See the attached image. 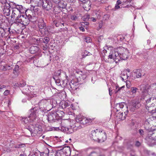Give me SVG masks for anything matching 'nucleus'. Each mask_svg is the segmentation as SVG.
<instances>
[{
	"mask_svg": "<svg viewBox=\"0 0 156 156\" xmlns=\"http://www.w3.org/2000/svg\"><path fill=\"white\" fill-rule=\"evenodd\" d=\"M146 101V108L149 112L154 114L153 117L156 119L155 115V112L153 110H151V107L156 106V98L151 97L148 94L146 95L144 98Z\"/></svg>",
	"mask_w": 156,
	"mask_h": 156,
	"instance_id": "obj_1",
	"label": "nucleus"
},
{
	"mask_svg": "<svg viewBox=\"0 0 156 156\" xmlns=\"http://www.w3.org/2000/svg\"><path fill=\"white\" fill-rule=\"evenodd\" d=\"M90 137L94 140H98L99 142H104L106 139L105 132L98 129L92 131Z\"/></svg>",
	"mask_w": 156,
	"mask_h": 156,
	"instance_id": "obj_2",
	"label": "nucleus"
},
{
	"mask_svg": "<svg viewBox=\"0 0 156 156\" xmlns=\"http://www.w3.org/2000/svg\"><path fill=\"white\" fill-rule=\"evenodd\" d=\"M57 123H58V125L61 126V129L64 132H66L68 134H70L73 132V129L72 128L66 127L65 126L68 124L69 123V121L67 119H58L57 121Z\"/></svg>",
	"mask_w": 156,
	"mask_h": 156,
	"instance_id": "obj_3",
	"label": "nucleus"
},
{
	"mask_svg": "<svg viewBox=\"0 0 156 156\" xmlns=\"http://www.w3.org/2000/svg\"><path fill=\"white\" fill-rule=\"evenodd\" d=\"M30 112L31 113L28 118L22 119V122L25 124H27L30 122L33 121L37 116L38 111L36 108L31 109Z\"/></svg>",
	"mask_w": 156,
	"mask_h": 156,
	"instance_id": "obj_4",
	"label": "nucleus"
},
{
	"mask_svg": "<svg viewBox=\"0 0 156 156\" xmlns=\"http://www.w3.org/2000/svg\"><path fill=\"white\" fill-rule=\"evenodd\" d=\"M118 47L112 49L109 53L108 56V58L112 59L116 63L120 61V58H119Z\"/></svg>",
	"mask_w": 156,
	"mask_h": 156,
	"instance_id": "obj_5",
	"label": "nucleus"
},
{
	"mask_svg": "<svg viewBox=\"0 0 156 156\" xmlns=\"http://www.w3.org/2000/svg\"><path fill=\"white\" fill-rule=\"evenodd\" d=\"M70 148L69 147H65L62 149L57 151L55 156H70Z\"/></svg>",
	"mask_w": 156,
	"mask_h": 156,
	"instance_id": "obj_6",
	"label": "nucleus"
},
{
	"mask_svg": "<svg viewBox=\"0 0 156 156\" xmlns=\"http://www.w3.org/2000/svg\"><path fill=\"white\" fill-rule=\"evenodd\" d=\"M58 116H60V115L55 111H52L48 115L47 119L49 122L52 123L56 122L57 123V121L59 119Z\"/></svg>",
	"mask_w": 156,
	"mask_h": 156,
	"instance_id": "obj_7",
	"label": "nucleus"
},
{
	"mask_svg": "<svg viewBox=\"0 0 156 156\" xmlns=\"http://www.w3.org/2000/svg\"><path fill=\"white\" fill-rule=\"evenodd\" d=\"M31 18V16L30 15H27L22 13L18 20H17V22L24 25H27L29 24Z\"/></svg>",
	"mask_w": 156,
	"mask_h": 156,
	"instance_id": "obj_8",
	"label": "nucleus"
},
{
	"mask_svg": "<svg viewBox=\"0 0 156 156\" xmlns=\"http://www.w3.org/2000/svg\"><path fill=\"white\" fill-rule=\"evenodd\" d=\"M119 57L121 60L126 59L129 57L128 51L127 48H125L122 47H118Z\"/></svg>",
	"mask_w": 156,
	"mask_h": 156,
	"instance_id": "obj_9",
	"label": "nucleus"
},
{
	"mask_svg": "<svg viewBox=\"0 0 156 156\" xmlns=\"http://www.w3.org/2000/svg\"><path fill=\"white\" fill-rule=\"evenodd\" d=\"M75 120L76 122H79L80 124H85L92 122L91 119H88L81 115H77L75 119Z\"/></svg>",
	"mask_w": 156,
	"mask_h": 156,
	"instance_id": "obj_10",
	"label": "nucleus"
},
{
	"mask_svg": "<svg viewBox=\"0 0 156 156\" xmlns=\"http://www.w3.org/2000/svg\"><path fill=\"white\" fill-rule=\"evenodd\" d=\"M27 129L32 134H37L39 133L41 130V127L40 126H35L30 125L28 126Z\"/></svg>",
	"mask_w": 156,
	"mask_h": 156,
	"instance_id": "obj_11",
	"label": "nucleus"
},
{
	"mask_svg": "<svg viewBox=\"0 0 156 156\" xmlns=\"http://www.w3.org/2000/svg\"><path fill=\"white\" fill-rule=\"evenodd\" d=\"M140 106L139 102L137 101H133L129 104V108L130 111L133 112L138 108Z\"/></svg>",
	"mask_w": 156,
	"mask_h": 156,
	"instance_id": "obj_12",
	"label": "nucleus"
},
{
	"mask_svg": "<svg viewBox=\"0 0 156 156\" xmlns=\"http://www.w3.org/2000/svg\"><path fill=\"white\" fill-rule=\"evenodd\" d=\"M128 112V107H125V109L124 108L122 111H120V113L118 114L117 116L121 120H123L126 118V116Z\"/></svg>",
	"mask_w": 156,
	"mask_h": 156,
	"instance_id": "obj_13",
	"label": "nucleus"
},
{
	"mask_svg": "<svg viewBox=\"0 0 156 156\" xmlns=\"http://www.w3.org/2000/svg\"><path fill=\"white\" fill-rule=\"evenodd\" d=\"M49 104L48 101L46 100H42L39 103V107L42 111L46 110L47 105Z\"/></svg>",
	"mask_w": 156,
	"mask_h": 156,
	"instance_id": "obj_14",
	"label": "nucleus"
},
{
	"mask_svg": "<svg viewBox=\"0 0 156 156\" xmlns=\"http://www.w3.org/2000/svg\"><path fill=\"white\" fill-rule=\"evenodd\" d=\"M22 14V13L16 10H15L12 9L11 18L15 20L17 22V20H18Z\"/></svg>",
	"mask_w": 156,
	"mask_h": 156,
	"instance_id": "obj_15",
	"label": "nucleus"
},
{
	"mask_svg": "<svg viewBox=\"0 0 156 156\" xmlns=\"http://www.w3.org/2000/svg\"><path fill=\"white\" fill-rule=\"evenodd\" d=\"M42 3L43 7L47 10L51 9L52 7V5L51 3L47 0H42Z\"/></svg>",
	"mask_w": 156,
	"mask_h": 156,
	"instance_id": "obj_16",
	"label": "nucleus"
},
{
	"mask_svg": "<svg viewBox=\"0 0 156 156\" xmlns=\"http://www.w3.org/2000/svg\"><path fill=\"white\" fill-rule=\"evenodd\" d=\"M143 70L140 69H137L134 72L135 76L137 78H140L142 76H144L145 73Z\"/></svg>",
	"mask_w": 156,
	"mask_h": 156,
	"instance_id": "obj_17",
	"label": "nucleus"
},
{
	"mask_svg": "<svg viewBox=\"0 0 156 156\" xmlns=\"http://www.w3.org/2000/svg\"><path fill=\"white\" fill-rule=\"evenodd\" d=\"M9 6H4L3 9V13L5 16H9L10 14V7L8 3Z\"/></svg>",
	"mask_w": 156,
	"mask_h": 156,
	"instance_id": "obj_18",
	"label": "nucleus"
},
{
	"mask_svg": "<svg viewBox=\"0 0 156 156\" xmlns=\"http://www.w3.org/2000/svg\"><path fill=\"white\" fill-rule=\"evenodd\" d=\"M13 9L15 10H16L21 13H23L25 11L22 5H15L13 8Z\"/></svg>",
	"mask_w": 156,
	"mask_h": 156,
	"instance_id": "obj_19",
	"label": "nucleus"
},
{
	"mask_svg": "<svg viewBox=\"0 0 156 156\" xmlns=\"http://www.w3.org/2000/svg\"><path fill=\"white\" fill-rule=\"evenodd\" d=\"M39 50V48L37 46H31L29 49V51L30 52L34 54L37 52Z\"/></svg>",
	"mask_w": 156,
	"mask_h": 156,
	"instance_id": "obj_20",
	"label": "nucleus"
},
{
	"mask_svg": "<svg viewBox=\"0 0 156 156\" xmlns=\"http://www.w3.org/2000/svg\"><path fill=\"white\" fill-rule=\"evenodd\" d=\"M13 67V66L11 65L6 64L5 66H2L1 69L2 70L6 71L7 70H10Z\"/></svg>",
	"mask_w": 156,
	"mask_h": 156,
	"instance_id": "obj_21",
	"label": "nucleus"
},
{
	"mask_svg": "<svg viewBox=\"0 0 156 156\" xmlns=\"http://www.w3.org/2000/svg\"><path fill=\"white\" fill-rule=\"evenodd\" d=\"M38 25L39 28L41 29H43L45 27V24L43 19L39 20Z\"/></svg>",
	"mask_w": 156,
	"mask_h": 156,
	"instance_id": "obj_22",
	"label": "nucleus"
},
{
	"mask_svg": "<svg viewBox=\"0 0 156 156\" xmlns=\"http://www.w3.org/2000/svg\"><path fill=\"white\" fill-rule=\"evenodd\" d=\"M30 87L29 86H26L25 88L23 89L22 91L23 93L24 94L30 96V94L31 93V92L30 90Z\"/></svg>",
	"mask_w": 156,
	"mask_h": 156,
	"instance_id": "obj_23",
	"label": "nucleus"
},
{
	"mask_svg": "<svg viewBox=\"0 0 156 156\" xmlns=\"http://www.w3.org/2000/svg\"><path fill=\"white\" fill-rule=\"evenodd\" d=\"M124 105L122 103H117L115 105V109L117 112L120 111V110H122V108L124 107Z\"/></svg>",
	"mask_w": 156,
	"mask_h": 156,
	"instance_id": "obj_24",
	"label": "nucleus"
},
{
	"mask_svg": "<svg viewBox=\"0 0 156 156\" xmlns=\"http://www.w3.org/2000/svg\"><path fill=\"white\" fill-rule=\"evenodd\" d=\"M76 122L74 125H73L72 126H70V128H72L73 129V132L74 131V130H75V128L76 127H77V128H80L81 127V126H80V123L79 122ZM75 130H76V129H75Z\"/></svg>",
	"mask_w": 156,
	"mask_h": 156,
	"instance_id": "obj_25",
	"label": "nucleus"
},
{
	"mask_svg": "<svg viewBox=\"0 0 156 156\" xmlns=\"http://www.w3.org/2000/svg\"><path fill=\"white\" fill-rule=\"evenodd\" d=\"M69 84L70 88L72 90H76L78 88V87L76 86V85H77V84L76 83H72V82H71V83H70Z\"/></svg>",
	"mask_w": 156,
	"mask_h": 156,
	"instance_id": "obj_26",
	"label": "nucleus"
},
{
	"mask_svg": "<svg viewBox=\"0 0 156 156\" xmlns=\"http://www.w3.org/2000/svg\"><path fill=\"white\" fill-rule=\"evenodd\" d=\"M61 104L62 105L61 106L62 108H65L66 107L69 106V104L67 101H63L61 102Z\"/></svg>",
	"mask_w": 156,
	"mask_h": 156,
	"instance_id": "obj_27",
	"label": "nucleus"
},
{
	"mask_svg": "<svg viewBox=\"0 0 156 156\" xmlns=\"http://www.w3.org/2000/svg\"><path fill=\"white\" fill-rule=\"evenodd\" d=\"M138 89L136 87H131V91L132 93V95H135L137 92V91L138 90Z\"/></svg>",
	"mask_w": 156,
	"mask_h": 156,
	"instance_id": "obj_28",
	"label": "nucleus"
},
{
	"mask_svg": "<svg viewBox=\"0 0 156 156\" xmlns=\"http://www.w3.org/2000/svg\"><path fill=\"white\" fill-rule=\"evenodd\" d=\"M53 78L55 80L56 83L59 84L60 83V80L59 78V77H55V76H53Z\"/></svg>",
	"mask_w": 156,
	"mask_h": 156,
	"instance_id": "obj_29",
	"label": "nucleus"
},
{
	"mask_svg": "<svg viewBox=\"0 0 156 156\" xmlns=\"http://www.w3.org/2000/svg\"><path fill=\"white\" fill-rule=\"evenodd\" d=\"M61 73V70H58L55 73V74L54 76H55L56 77H58L60 76Z\"/></svg>",
	"mask_w": 156,
	"mask_h": 156,
	"instance_id": "obj_30",
	"label": "nucleus"
},
{
	"mask_svg": "<svg viewBox=\"0 0 156 156\" xmlns=\"http://www.w3.org/2000/svg\"><path fill=\"white\" fill-rule=\"evenodd\" d=\"M43 41L45 44H47L48 43L49 41V38L48 37H45L43 39H42Z\"/></svg>",
	"mask_w": 156,
	"mask_h": 156,
	"instance_id": "obj_31",
	"label": "nucleus"
},
{
	"mask_svg": "<svg viewBox=\"0 0 156 156\" xmlns=\"http://www.w3.org/2000/svg\"><path fill=\"white\" fill-rule=\"evenodd\" d=\"M89 156H105L103 155H99L98 154L95 152H93L91 153Z\"/></svg>",
	"mask_w": 156,
	"mask_h": 156,
	"instance_id": "obj_32",
	"label": "nucleus"
},
{
	"mask_svg": "<svg viewBox=\"0 0 156 156\" xmlns=\"http://www.w3.org/2000/svg\"><path fill=\"white\" fill-rule=\"evenodd\" d=\"M19 84V87H23L26 84V82L24 81L20 82Z\"/></svg>",
	"mask_w": 156,
	"mask_h": 156,
	"instance_id": "obj_33",
	"label": "nucleus"
},
{
	"mask_svg": "<svg viewBox=\"0 0 156 156\" xmlns=\"http://www.w3.org/2000/svg\"><path fill=\"white\" fill-rule=\"evenodd\" d=\"M131 1L132 0H126V1L125 2V3L126 4H128V3H129V4L127 5V7H129L132 5L130 3L131 2Z\"/></svg>",
	"mask_w": 156,
	"mask_h": 156,
	"instance_id": "obj_34",
	"label": "nucleus"
},
{
	"mask_svg": "<svg viewBox=\"0 0 156 156\" xmlns=\"http://www.w3.org/2000/svg\"><path fill=\"white\" fill-rule=\"evenodd\" d=\"M84 41L88 43L90 42L91 41L90 38L89 37H86L84 39Z\"/></svg>",
	"mask_w": 156,
	"mask_h": 156,
	"instance_id": "obj_35",
	"label": "nucleus"
},
{
	"mask_svg": "<svg viewBox=\"0 0 156 156\" xmlns=\"http://www.w3.org/2000/svg\"><path fill=\"white\" fill-rule=\"evenodd\" d=\"M10 93V91L8 90H6L4 92L3 94L5 96H7L9 95Z\"/></svg>",
	"mask_w": 156,
	"mask_h": 156,
	"instance_id": "obj_36",
	"label": "nucleus"
},
{
	"mask_svg": "<svg viewBox=\"0 0 156 156\" xmlns=\"http://www.w3.org/2000/svg\"><path fill=\"white\" fill-rule=\"evenodd\" d=\"M131 86V83L129 81H127L126 83V86L128 88H129Z\"/></svg>",
	"mask_w": 156,
	"mask_h": 156,
	"instance_id": "obj_37",
	"label": "nucleus"
},
{
	"mask_svg": "<svg viewBox=\"0 0 156 156\" xmlns=\"http://www.w3.org/2000/svg\"><path fill=\"white\" fill-rule=\"evenodd\" d=\"M150 120L149 119H146L144 122V125H146V126H148L149 124V121Z\"/></svg>",
	"mask_w": 156,
	"mask_h": 156,
	"instance_id": "obj_38",
	"label": "nucleus"
},
{
	"mask_svg": "<svg viewBox=\"0 0 156 156\" xmlns=\"http://www.w3.org/2000/svg\"><path fill=\"white\" fill-rule=\"evenodd\" d=\"M19 66L18 65H15V67L13 71H19Z\"/></svg>",
	"mask_w": 156,
	"mask_h": 156,
	"instance_id": "obj_39",
	"label": "nucleus"
},
{
	"mask_svg": "<svg viewBox=\"0 0 156 156\" xmlns=\"http://www.w3.org/2000/svg\"><path fill=\"white\" fill-rule=\"evenodd\" d=\"M19 71H13V73L15 76V77L19 75Z\"/></svg>",
	"mask_w": 156,
	"mask_h": 156,
	"instance_id": "obj_40",
	"label": "nucleus"
},
{
	"mask_svg": "<svg viewBox=\"0 0 156 156\" xmlns=\"http://www.w3.org/2000/svg\"><path fill=\"white\" fill-rule=\"evenodd\" d=\"M6 86L4 85H0V92H1L2 90L6 88Z\"/></svg>",
	"mask_w": 156,
	"mask_h": 156,
	"instance_id": "obj_41",
	"label": "nucleus"
},
{
	"mask_svg": "<svg viewBox=\"0 0 156 156\" xmlns=\"http://www.w3.org/2000/svg\"><path fill=\"white\" fill-rule=\"evenodd\" d=\"M77 18V17L75 15H73L71 16V19L72 20H75Z\"/></svg>",
	"mask_w": 156,
	"mask_h": 156,
	"instance_id": "obj_42",
	"label": "nucleus"
},
{
	"mask_svg": "<svg viewBox=\"0 0 156 156\" xmlns=\"http://www.w3.org/2000/svg\"><path fill=\"white\" fill-rule=\"evenodd\" d=\"M56 112H57V113H58L59 115L60 113L62 115H61V116L60 115V116H63L64 115V113L62 111H57Z\"/></svg>",
	"mask_w": 156,
	"mask_h": 156,
	"instance_id": "obj_43",
	"label": "nucleus"
},
{
	"mask_svg": "<svg viewBox=\"0 0 156 156\" xmlns=\"http://www.w3.org/2000/svg\"><path fill=\"white\" fill-rule=\"evenodd\" d=\"M139 132L140 134L142 136V135H144V132L143 130L142 129H140L139 130Z\"/></svg>",
	"mask_w": 156,
	"mask_h": 156,
	"instance_id": "obj_44",
	"label": "nucleus"
},
{
	"mask_svg": "<svg viewBox=\"0 0 156 156\" xmlns=\"http://www.w3.org/2000/svg\"><path fill=\"white\" fill-rule=\"evenodd\" d=\"M155 140H151V144H150L151 146H152V145L154 144L155 143Z\"/></svg>",
	"mask_w": 156,
	"mask_h": 156,
	"instance_id": "obj_45",
	"label": "nucleus"
},
{
	"mask_svg": "<svg viewBox=\"0 0 156 156\" xmlns=\"http://www.w3.org/2000/svg\"><path fill=\"white\" fill-rule=\"evenodd\" d=\"M103 24V22L102 21H101L99 23V28H101L102 27Z\"/></svg>",
	"mask_w": 156,
	"mask_h": 156,
	"instance_id": "obj_46",
	"label": "nucleus"
},
{
	"mask_svg": "<svg viewBox=\"0 0 156 156\" xmlns=\"http://www.w3.org/2000/svg\"><path fill=\"white\" fill-rule=\"evenodd\" d=\"M125 87L124 86H123L122 87H119L118 86V88H117V89L118 90H119V92H120V90H121V89H122L123 88H124Z\"/></svg>",
	"mask_w": 156,
	"mask_h": 156,
	"instance_id": "obj_47",
	"label": "nucleus"
},
{
	"mask_svg": "<svg viewBox=\"0 0 156 156\" xmlns=\"http://www.w3.org/2000/svg\"><path fill=\"white\" fill-rule=\"evenodd\" d=\"M109 94L110 96H111L112 95V90L111 89V88H108Z\"/></svg>",
	"mask_w": 156,
	"mask_h": 156,
	"instance_id": "obj_48",
	"label": "nucleus"
},
{
	"mask_svg": "<svg viewBox=\"0 0 156 156\" xmlns=\"http://www.w3.org/2000/svg\"><path fill=\"white\" fill-rule=\"evenodd\" d=\"M0 1L2 4H5L7 2V0H0Z\"/></svg>",
	"mask_w": 156,
	"mask_h": 156,
	"instance_id": "obj_49",
	"label": "nucleus"
},
{
	"mask_svg": "<svg viewBox=\"0 0 156 156\" xmlns=\"http://www.w3.org/2000/svg\"><path fill=\"white\" fill-rule=\"evenodd\" d=\"M117 88H118V86H116V89L115 90V94L119 92V90H118Z\"/></svg>",
	"mask_w": 156,
	"mask_h": 156,
	"instance_id": "obj_50",
	"label": "nucleus"
},
{
	"mask_svg": "<svg viewBox=\"0 0 156 156\" xmlns=\"http://www.w3.org/2000/svg\"><path fill=\"white\" fill-rule=\"evenodd\" d=\"M80 30H81L82 31H85V29L83 28V27H80Z\"/></svg>",
	"mask_w": 156,
	"mask_h": 156,
	"instance_id": "obj_51",
	"label": "nucleus"
},
{
	"mask_svg": "<svg viewBox=\"0 0 156 156\" xmlns=\"http://www.w3.org/2000/svg\"><path fill=\"white\" fill-rule=\"evenodd\" d=\"M122 3V2L120 0H117V1L116 4L118 5H119L121 4Z\"/></svg>",
	"mask_w": 156,
	"mask_h": 156,
	"instance_id": "obj_52",
	"label": "nucleus"
},
{
	"mask_svg": "<svg viewBox=\"0 0 156 156\" xmlns=\"http://www.w3.org/2000/svg\"><path fill=\"white\" fill-rule=\"evenodd\" d=\"M19 83H15L13 84V86L14 87H19Z\"/></svg>",
	"mask_w": 156,
	"mask_h": 156,
	"instance_id": "obj_53",
	"label": "nucleus"
},
{
	"mask_svg": "<svg viewBox=\"0 0 156 156\" xmlns=\"http://www.w3.org/2000/svg\"><path fill=\"white\" fill-rule=\"evenodd\" d=\"M4 32V29L1 27H0V33L2 34Z\"/></svg>",
	"mask_w": 156,
	"mask_h": 156,
	"instance_id": "obj_54",
	"label": "nucleus"
},
{
	"mask_svg": "<svg viewBox=\"0 0 156 156\" xmlns=\"http://www.w3.org/2000/svg\"><path fill=\"white\" fill-rule=\"evenodd\" d=\"M140 143L139 141H137L136 144V145L137 146H139L140 145Z\"/></svg>",
	"mask_w": 156,
	"mask_h": 156,
	"instance_id": "obj_55",
	"label": "nucleus"
},
{
	"mask_svg": "<svg viewBox=\"0 0 156 156\" xmlns=\"http://www.w3.org/2000/svg\"><path fill=\"white\" fill-rule=\"evenodd\" d=\"M115 8V9H118L120 8V6H119V5L116 4Z\"/></svg>",
	"mask_w": 156,
	"mask_h": 156,
	"instance_id": "obj_56",
	"label": "nucleus"
},
{
	"mask_svg": "<svg viewBox=\"0 0 156 156\" xmlns=\"http://www.w3.org/2000/svg\"><path fill=\"white\" fill-rule=\"evenodd\" d=\"M92 20L93 22H95L96 21V19L94 18H92Z\"/></svg>",
	"mask_w": 156,
	"mask_h": 156,
	"instance_id": "obj_57",
	"label": "nucleus"
},
{
	"mask_svg": "<svg viewBox=\"0 0 156 156\" xmlns=\"http://www.w3.org/2000/svg\"><path fill=\"white\" fill-rule=\"evenodd\" d=\"M87 54H88V53L87 51H86L84 52V54L85 55L87 56V55H88ZM90 55V54H89V55Z\"/></svg>",
	"mask_w": 156,
	"mask_h": 156,
	"instance_id": "obj_58",
	"label": "nucleus"
},
{
	"mask_svg": "<svg viewBox=\"0 0 156 156\" xmlns=\"http://www.w3.org/2000/svg\"><path fill=\"white\" fill-rule=\"evenodd\" d=\"M66 76V80H67V81H68V77L67 76Z\"/></svg>",
	"mask_w": 156,
	"mask_h": 156,
	"instance_id": "obj_59",
	"label": "nucleus"
},
{
	"mask_svg": "<svg viewBox=\"0 0 156 156\" xmlns=\"http://www.w3.org/2000/svg\"><path fill=\"white\" fill-rule=\"evenodd\" d=\"M126 71H127L128 72H130V70H129V69H126Z\"/></svg>",
	"mask_w": 156,
	"mask_h": 156,
	"instance_id": "obj_60",
	"label": "nucleus"
},
{
	"mask_svg": "<svg viewBox=\"0 0 156 156\" xmlns=\"http://www.w3.org/2000/svg\"><path fill=\"white\" fill-rule=\"evenodd\" d=\"M98 16H99V17H100L101 16V15L98 14Z\"/></svg>",
	"mask_w": 156,
	"mask_h": 156,
	"instance_id": "obj_61",
	"label": "nucleus"
},
{
	"mask_svg": "<svg viewBox=\"0 0 156 156\" xmlns=\"http://www.w3.org/2000/svg\"><path fill=\"white\" fill-rule=\"evenodd\" d=\"M141 86H142L140 85V87L141 88H140V90H142V89H141Z\"/></svg>",
	"mask_w": 156,
	"mask_h": 156,
	"instance_id": "obj_62",
	"label": "nucleus"
},
{
	"mask_svg": "<svg viewBox=\"0 0 156 156\" xmlns=\"http://www.w3.org/2000/svg\"><path fill=\"white\" fill-rule=\"evenodd\" d=\"M98 136H100L101 137H102V135H99Z\"/></svg>",
	"mask_w": 156,
	"mask_h": 156,
	"instance_id": "obj_63",
	"label": "nucleus"
},
{
	"mask_svg": "<svg viewBox=\"0 0 156 156\" xmlns=\"http://www.w3.org/2000/svg\"><path fill=\"white\" fill-rule=\"evenodd\" d=\"M148 140V141L149 142V141H150L151 140L150 139H149V140Z\"/></svg>",
	"mask_w": 156,
	"mask_h": 156,
	"instance_id": "obj_64",
	"label": "nucleus"
}]
</instances>
